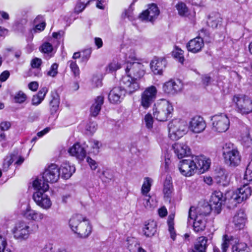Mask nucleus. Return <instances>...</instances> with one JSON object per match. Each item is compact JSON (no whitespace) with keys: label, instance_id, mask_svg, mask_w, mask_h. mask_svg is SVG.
<instances>
[{"label":"nucleus","instance_id":"obj_41","mask_svg":"<svg viewBox=\"0 0 252 252\" xmlns=\"http://www.w3.org/2000/svg\"><path fill=\"white\" fill-rule=\"evenodd\" d=\"M97 125L95 122H90L86 126V132L87 134L92 135L96 130Z\"/></svg>","mask_w":252,"mask_h":252},{"label":"nucleus","instance_id":"obj_44","mask_svg":"<svg viewBox=\"0 0 252 252\" xmlns=\"http://www.w3.org/2000/svg\"><path fill=\"white\" fill-rule=\"evenodd\" d=\"M68 63H69L71 70L74 75L75 76H78L80 74V70L76 62L70 60L68 61Z\"/></svg>","mask_w":252,"mask_h":252},{"label":"nucleus","instance_id":"obj_54","mask_svg":"<svg viewBox=\"0 0 252 252\" xmlns=\"http://www.w3.org/2000/svg\"><path fill=\"white\" fill-rule=\"evenodd\" d=\"M87 160L92 169H96L97 167V163L94 160L89 157H88Z\"/></svg>","mask_w":252,"mask_h":252},{"label":"nucleus","instance_id":"obj_56","mask_svg":"<svg viewBox=\"0 0 252 252\" xmlns=\"http://www.w3.org/2000/svg\"><path fill=\"white\" fill-rule=\"evenodd\" d=\"M9 72L8 71H4L0 75V80L1 82L5 81L9 76Z\"/></svg>","mask_w":252,"mask_h":252},{"label":"nucleus","instance_id":"obj_29","mask_svg":"<svg viewBox=\"0 0 252 252\" xmlns=\"http://www.w3.org/2000/svg\"><path fill=\"white\" fill-rule=\"evenodd\" d=\"M103 103L104 96L102 95L97 96L90 108L91 115L92 116L96 117L99 114Z\"/></svg>","mask_w":252,"mask_h":252},{"label":"nucleus","instance_id":"obj_14","mask_svg":"<svg viewBox=\"0 0 252 252\" xmlns=\"http://www.w3.org/2000/svg\"><path fill=\"white\" fill-rule=\"evenodd\" d=\"M225 198L223 196V193L220 191H215L212 193L210 200V204H207L204 205H208L210 207V212H214L219 214L221 211V206L224 202Z\"/></svg>","mask_w":252,"mask_h":252},{"label":"nucleus","instance_id":"obj_16","mask_svg":"<svg viewBox=\"0 0 252 252\" xmlns=\"http://www.w3.org/2000/svg\"><path fill=\"white\" fill-rule=\"evenodd\" d=\"M252 192L251 188L247 184H245L234 192L232 199L235 200L237 203H240L249 198Z\"/></svg>","mask_w":252,"mask_h":252},{"label":"nucleus","instance_id":"obj_34","mask_svg":"<svg viewBox=\"0 0 252 252\" xmlns=\"http://www.w3.org/2000/svg\"><path fill=\"white\" fill-rule=\"evenodd\" d=\"M222 18L219 13L215 14L214 16H210L208 23L213 28H216L219 25H220Z\"/></svg>","mask_w":252,"mask_h":252},{"label":"nucleus","instance_id":"obj_48","mask_svg":"<svg viewBox=\"0 0 252 252\" xmlns=\"http://www.w3.org/2000/svg\"><path fill=\"white\" fill-rule=\"evenodd\" d=\"M58 64L56 63H53L50 69V70L47 72V75L54 77L56 76L58 73Z\"/></svg>","mask_w":252,"mask_h":252},{"label":"nucleus","instance_id":"obj_3","mask_svg":"<svg viewBox=\"0 0 252 252\" xmlns=\"http://www.w3.org/2000/svg\"><path fill=\"white\" fill-rule=\"evenodd\" d=\"M33 187L36 191L33 194V199L36 205L45 210H48L52 206V202L49 196L45 193L49 189V185L41 183L38 179L33 182Z\"/></svg>","mask_w":252,"mask_h":252},{"label":"nucleus","instance_id":"obj_23","mask_svg":"<svg viewBox=\"0 0 252 252\" xmlns=\"http://www.w3.org/2000/svg\"><path fill=\"white\" fill-rule=\"evenodd\" d=\"M174 153L178 158H182L190 154V149L184 143H177L173 145Z\"/></svg>","mask_w":252,"mask_h":252},{"label":"nucleus","instance_id":"obj_64","mask_svg":"<svg viewBox=\"0 0 252 252\" xmlns=\"http://www.w3.org/2000/svg\"><path fill=\"white\" fill-rule=\"evenodd\" d=\"M42 252H53V248L52 245L50 244L45 245L42 250Z\"/></svg>","mask_w":252,"mask_h":252},{"label":"nucleus","instance_id":"obj_51","mask_svg":"<svg viewBox=\"0 0 252 252\" xmlns=\"http://www.w3.org/2000/svg\"><path fill=\"white\" fill-rule=\"evenodd\" d=\"M143 195L144 196V198L143 199L144 201L143 204L145 207L147 209L152 208L153 205L150 201L151 196L148 194Z\"/></svg>","mask_w":252,"mask_h":252},{"label":"nucleus","instance_id":"obj_7","mask_svg":"<svg viewBox=\"0 0 252 252\" xmlns=\"http://www.w3.org/2000/svg\"><path fill=\"white\" fill-rule=\"evenodd\" d=\"M232 102L235 110L242 115H248L252 113V99L244 94H234Z\"/></svg>","mask_w":252,"mask_h":252},{"label":"nucleus","instance_id":"obj_53","mask_svg":"<svg viewBox=\"0 0 252 252\" xmlns=\"http://www.w3.org/2000/svg\"><path fill=\"white\" fill-rule=\"evenodd\" d=\"M7 242L4 237L0 235V252H2L5 249Z\"/></svg>","mask_w":252,"mask_h":252},{"label":"nucleus","instance_id":"obj_24","mask_svg":"<svg viewBox=\"0 0 252 252\" xmlns=\"http://www.w3.org/2000/svg\"><path fill=\"white\" fill-rule=\"evenodd\" d=\"M24 216L27 219L35 221H40L46 218L45 215L38 211L32 210L28 206L24 213Z\"/></svg>","mask_w":252,"mask_h":252},{"label":"nucleus","instance_id":"obj_25","mask_svg":"<svg viewBox=\"0 0 252 252\" xmlns=\"http://www.w3.org/2000/svg\"><path fill=\"white\" fill-rule=\"evenodd\" d=\"M208 240L207 238L204 236L198 237L194 244L193 248L189 252H206Z\"/></svg>","mask_w":252,"mask_h":252},{"label":"nucleus","instance_id":"obj_4","mask_svg":"<svg viewBox=\"0 0 252 252\" xmlns=\"http://www.w3.org/2000/svg\"><path fill=\"white\" fill-rule=\"evenodd\" d=\"M193 207H191L189 211V219L194 220L193 228L194 232L199 233L205 230L206 225V217L210 213V208L208 205H203L197 208L196 216L194 218V215L191 212Z\"/></svg>","mask_w":252,"mask_h":252},{"label":"nucleus","instance_id":"obj_63","mask_svg":"<svg viewBox=\"0 0 252 252\" xmlns=\"http://www.w3.org/2000/svg\"><path fill=\"white\" fill-rule=\"evenodd\" d=\"M211 78L210 76L205 75L202 77V82L204 85L208 86L211 82Z\"/></svg>","mask_w":252,"mask_h":252},{"label":"nucleus","instance_id":"obj_15","mask_svg":"<svg viewBox=\"0 0 252 252\" xmlns=\"http://www.w3.org/2000/svg\"><path fill=\"white\" fill-rule=\"evenodd\" d=\"M126 92L129 94L126 88L122 85L113 88L108 94L109 102L114 104L120 103L124 99Z\"/></svg>","mask_w":252,"mask_h":252},{"label":"nucleus","instance_id":"obj_38","mask_svg":"<svg viewBox=\"0 0 252 252\" xmlns=\"http://www.w3.org/2000/svg\"><path fill=\"white\" fill-rule=\"evenodd\" d=\"M167 223L168 226V230L170 234V237L173 240H175L176 238V232L174 229V221H173V218L169 216L168 220H167Z\"/></svg>","mask_w":252,"mask_h":252},{"label":"nucleus","instance_id":"obj_40","mask_svg":"<svg viewBox=\"0 0 252 252\" xmlns=\"http://www.w3.org/2000/svg\"><path fill=\"white\" fill-rule=\"evenodd\" d=\"M90 147L92 150V152L96 154L99 152V149L101 146V143L95 139H91L89 141Z\"/></svg>","mask_w":252,"mask_h":252},{"label":"nucleus","instance_id":"obj_22","mask_svg":"<svg viewBox=\"0 0 252 252\" xmlns=\"http://www.w3.org/2000/svg\"><path fill=\"white\" fill-rule=\"evenodd\" d=\"M92 229V226L89 221L85 218L84 221L81 223L77 231L74 233L76 234L79 238H86L91 234Z\"/></svg>","mask_w":252,"mask_h":252},{"label":"nucleus","instance_id":"obj_55","mask_svg":"<svg viewBox=\"0 0 252 252\" xmlns=\"http://www.w3.org/2000/svg\"><path fill=\"white\" fill-rule=\"evenodd\" d=\"M28 87L29 89L32 91H36L38 87V83L37 82L33 81L29 84Z\"/></svg>","mask_w":252,"mask_h":252},{"label":"nucleus","instance_id":"obj_36","mask_svg":"<svg viewBox=\"0 0 252 252\" xmlns=\"http://www.w3.org/2000/svg\"><path fill=\"white\" fill-rule=\"evenodd\" d=\"M152 181V180L149 177H145L144 178L141 188V193L142 195L148 194L151 189Z\"/></svg>","mask_w":252,"mask_h":252},{"label":"nucleus","instance_id":"obj_57","mask_svg":"<svg viewBox=\"0 0 252 252\" xmlns=\"http://www.w3.org/2000/svg\"><path fill=\"white\" fill-rule=\"evenodd\" d=\"M10 123L8 122H3L0 124V128L2 130H7L10 127Z\"/></svg>","mask_w":252,"mask_h":252},{"label":"nucleus","instance_id":"obj_11","mask_svg":"<svg viewBox=\"0 0 252 252\" xmlns=\"http://www.w3.org/2000/svg\"><path fill=\"white\" fill-rule=\"evenodd\" d=\"M212 129L218 132H224L228 130L230 126L229 119L227 116L221 113L212 117Z\"/></svg>","mask_w":252,"mask_h":252},{"label":"nucleus","instance_id":"obj_50","mask_svg":"<svg viewBox=\"0 0 252 252\" xmlns=\"http://www.w3.org/2000/svg\"><path fill=\"white\" fill-rule=\"evenodd\" d=\"M42 63L41 59L35 58L33 59L31 62V65L32 68H39Z\"/></svg>","mask_w":252,"mask_h":252},{"label":"nucleus","instance_id":"obj_60","mask_svg":"<svg viewBox=\"0 0 252 252\" xmlns=\"http://www.w3.org/2000/svg\"><path fill=\"white\" fill-rule=\"evenodd\" d=\"M91 52L90 50H86L83 52L82 59L84 61H87L90 58Z\"/></svg>","mask_w":252,"mask_h":252},{"label":"nucleus","instance_id":"obj_30","mask_svg":"<svg viewBox=\"0 0 252 252\" xmlns=\"http://www.w3.org/2000/svg\"><path fill=\"white\" fill-rule=\"evenodd\" d=\"M60 169V172H62L61 176L64 179H69L75 171L74 166L68 163H63Z\"/></svg>","mask_w":252,"mask_h":252},{"label":"nucleus","instance_id":"obj_10","mask_svg":"<svg viewBox=\"0 0 252 252\" xmlns=\"http://www.w3.org/2000/svg\"><path fill=\"white\" fill-rule=\"evenodd\" d=\"M169 138L173 140H177L184 135L188 129L187 123L179 119L171 121L168 125Z\"/></svg>","mask_w":252,"mask_h":252},{"label":"nucleus","instance_id":"obj_52","mask_svg":"<svg viewBox=\"0 0 252 252\" xmlns=\"http://www.w3.org/2000/svg\"><path fill=\"white\" fill-rule=\"evenodd\" d=\"M126 59H130L132 61L136 59L135 51L133 50H130L128 53L126 54Z\"/></svg>","mask_w":252,"mask_h":252},{"label":"nucleus","instance_id":"obj_21","mask_svg":"<svg viewBox=\"0 0 252 252\" xmlns=\"http://www.w3.org/2000/svg\"><path fill=\"white\" fill-rule=\"evenodd\" d=\"M166 65V61L164 58H155L150 63V66L155 74H161Z\"/></svg>","mask_w":252,"mask_h":252},{"label":"nucleus","instance_id":"obj_2","mask_svg":"<svg viewBox=\"0 0 252 252\" xmlns=\"http://www.w3.org/2000/svg\"><path fill=\"white\" fill-rule=\"evenodd\" d=\"M210 165V160L204 156H191L180 161L179 169L183 175L189 177L193 175L197 169L204 172L209 169Z\"/></svg>","mask_w":252,"mask_h":252},{"label":"nucleus","instance_id":"obj_9","mask_svg":"<svg viewBox=\"0 0 252 252\" xmlns=\"http://www.w3.org/2000/svg\"><path fill=\"white\" fill-rule=\"evenodd\" d=\"M229 247H231V252H250L249 248L246 243L239 242L237 238L232 236L225 235L223 237L221 244L222 252H226Z\"/></svg>","mask_w":252,"mask_h":252},{"label":"nucleus","instance_id":"obj_12","mask_svg":"<svg viewBox=\"0 0 252 252\" xmlns=\"http://www.w3.org/2000/svg\"><path fill=\"white\" fill-rule=\"evenodd\" d=\"M60 169L58 166L55 164H51L46 168L42 173V179L41 183H56L60 177ZM40 180L39 179H38Z\"/></svg>","mask_w":252,"mask_h":252},{"label":"nucleus","instance_id":"obj_58","mask_svg":"<svg viewBox=\"0 0 252 252\" xmlns=\"http://www.w3.org/2000/svg\"><path fill=\"white\" fill-rule=\"evenodd\" d=\"M45 27V23L42 22L39 24H37L35 26V28L34 29V31L36 32H41L44 30Z\"/></svg>","mask_w":252,"mask_h":252},{"label":"nucleus","instance_id":"obj_47","mask_svg":"<svg viewBox=\"0 0 252 252\" xmlns=\"http://www.w3.org/2000/svg\"><path fill=\"white\" fill-rule=\"evenodd\" d=\"M144 121L146 126L148 128L151 129L153 127L154 120L153 117L151 114L148 113L145 116Z\"/></svg>","mask_w":252,"mask_h":252},{"label":"nucleus","instance_id":"obj_45","mask_svg":"<svg viewBox=\"0 0 252 252\" xmlns=\"http://www.w3.org/2000/svg\"><path fill=\"white\" fill-rule=\"evenodd\" d=\"M27 99V95L22 91L16 93L14 96V100L16 103H23Z\"/></svg>","mask_w":252,"mask_h":252},{"label":"nucleus","instance_id":"obj_62","mask_svg":"<svg viewBox=\"0 0 252 252\" xmlns=\"http://www.w3.org/2000/svg\"><path fill=\"white\" fill-rule=\"evenodd\" d=\"M50 129L49 127H46L43 130L37 132V136H38V137H42L45 134L47 133L50 131Z\"/></svg>","mask_w":252,"mask_h":252},{"label":"nucleus","instance_id":"obj_33","mask_svg":"<svg viewBox=\"0 0 252 252\" xmlns=\"http://www.w3.org/2000/svg\"><path fill=\"white\" fill-rule=\"evenodd\" d=\"M173 190V186L171 178L167 177L163 183V191L165 196L169 197Z\"/></svg>","mask_w":252,"mask_h":252},{"label":"nucleus","instance_id":"obj_1","mask_svg":"<svg viewBox=\"0 0 252 252\" xmlns=\"http://www.w3.org/2000/svg\"><path fill=\"white\" fill-rule=\"evenodd\" d=\"M125 72L126 75L122 76L120 84L131 94L139 89V80L145 74L143 65L137 62L129 63L127 61Z\"/></svg>","mask_w":252,"mask_h":252},{"label":"nucleus","instance_id":"obj_5","mask_svg":"<svg viewBox=\"0 0 252 252\" xmlns=\"http://www.w3.org/2000/svg\"><path fill=\"white\" fill-rule=\"evenodd\" d=\"M173 111L172 104L166 99H161L154 104L153 114L154 118L158 121L164 122L172 117Z\"/></svg>","mask_w":252,"mask_h":252},{"label":"nucleus","instance_id":"obj_43","mask_svg":"<svg viewBox=\"0 0 252 252\" xmlns=\"http://www.w3.org/2000/svg\"><path fill=\"white\" fill-rule=\"evenodd\" d=\"M15 156L14 155H11L9 157H7L4 159L3 163V171H6L8 170V167L11 164V163L15 160Z\"/></svg>","mask_w":252,"mask_h":252},{"label":"nucleus","instance_id":"obj_26","mask_svg":"<svg viewBox=\"0 0 252 252\" xmlns=\"http://www.w3.org/2000/svg\"><path fill=\"white\" fill-rule=\"evenodd\" d=\"M182 85L179 81L170 80L164 84L163 90L165 93L174 94L179 91Z\"/></svg>","mask_w":252,"mask_h":252},{"label":"nucleus","instance_id":"obj_28","mask_svg":"<svg viewBox=\"0 0 252 252\" xmlns=\"http://www.w3.org/2000/svg\"><path fill=\"white\" fill-rule=\"evenodd\" d=\"M85 218L80 214L73 215L69 220L68 225L71 230L74 233L77 231L79 225L84 221Z\"/></svg>","mask_w":252,"mask_h":252},{"label":"nucleus","instance_id":"obj_46","mask_svg":"<svg viewBox=\"0 0 252 252\" xmlns=\"http://www.w3.org/2000/svg\"><path fill=\"white\" fill-rule=\"evenodd\" d=\"M176 7L180 15L185 16L187 13L188 8L184 3L179 2L176 5Z\"/></svg>","mask_w":252,"mask_h":252},{"label":"nucleus","instance_id":"obj_39","mask_svg":"<svg viewBox=\"0 0 252 252\" xmlns=\"http://www.w3.org/2000/svg\"><path fill=\"white\" fill-rule=\"evenodd\" d=\"M173 56L177 59L179 62L183 63L185 59L184 57V51L180 48H176L172 52Z\"/></svg>","mask_w":252,"mask_h":252},{"label":"nucleus","instance_id":"obj_61","mask_svg":"<svg viewBox=\"0 0 252 252\" xmlns=\"http://www.w3.org/2000/svg\"><path fill=\"white\" fill-rule=\"evenodd\" d=\"M158 214L160 217H164L167 214V211L166 209L164 207H161L158 210Z\"/></svg>","mask_w":252,"mask_h":252},{"label":"nucleus","instance_id":"obj_8","mask_svg":"<svg viewBox=\"0 0 252 252\" xmlns=\"http://www.w3.org/2000/svg\"><path fill=\"white\" fill-rule=\"evenodd\" d=\"M223 157L225 163L230 166H237L241 161L239 151L231 143H226L223 147Z\"/></svg>","mask_w":252,"mask_h":252},{"label":"nucleus","instance_id":"obj_6","mask_svg":"<svg viewBox=\"0 0 252 252\" xmlns=\"http://www.w3.org/2000/svg\"><path fill=\"white\" fill-rule=\"evenodd\" d=\"M38 228L37 224L33 225L31 228L29 223L24 220L17 221L11 229V233L15 239L18 241H24L27 240L30 235L34 233Z\"/></svg>","mask_w":252,"mask_h":252},{"label":"nucleus","instance_id":"obj_20","mask_svg":"<svg viewBox=\"0 0 252 252\" xmlns=\"http://www.w3.org/2000/svg\"><path fill=\"white\" fill-rule=\"evenodd\" d=\"M204 46V39L200 37H196L189 41L187 48L189 52L197 53L201 51Z\"/></svg>","mask_w":252,"mask_h":252},{"label":"nucleus","instance_id":"obj_35","mask_svg":"<svg viewBox=\"0 0 252 252\" xmlns=\"http://www.w3.org/2000/svg\"><path fill=\"white\" fill-rule=\"evenodd\" d=\"M121 67V64L119 62L116 60H113L106 66L105 71L107 73L115 72Z\"/></svg>","mask_w":252,"mask_h":252},{"label":"nucleus","instance_id":"obj_17","mask_svg":"<svg viewBox=\"0 0 252 252\" xmlns=\"http://www.w3.org/2000/svg\"><path fill=\"white\" fill-rule=\"evenodd\" d=\"M159 14V10L155 4L149 5V8L140 15V18L142 20L148 21L153 22L158 17Z\"/></svg>","mask_w":252,"mask_h":252},{"label":"nucleus","instance_id":"obj_37","mask_svg":"<svg viewBox=\"0 0 252 252\" xmlns=\"http://www.w3.org/2000/svg\"><path fill=\"white\" fill-rule=\"evenodd\" d=\"M60 99L58 96H53L50 102V112L52 115L55 114L59 109Z\"/></svg>","mask_w":252,"mask_h":252},{"label":"nucleus","instance_id":"obj_32","mask_svg":"<svg viewBox=\"0 0 252 252\" xmlns=\"http://www.w3.org/2000/svg\"><path fill=\"white\" fill-rule=\"evenodd\" d=\"M156 231L157 223L156 221L151 220L145 222L143 232L146 237H151L154 236Z\"/></svg>","mask_w":252,"mask_h":252},{"label":"nucleus","instance_id":"obj_19","mask_svg":"<svg viewBox=\"0 0 252 252\" xmlns=\"http://www.w3.org/2000/svg\"><path fill=\"white\" fill-rule=\"evenodd\" d=\"M206 127V123L203 118L200 116L194 117L189 122V128L194 133H200L205 129Z\"/></svg>","mask_w":252,"mask_h":252},{"label":"nucleus","instance_id":"obj_42","mask_svg":"<svg viewBox=\"0 0 252 252\" xmlns=\"http://www.w3.org/2000/svg\"><path fill=\"white\" fill-rule=\"evenodd\" d=\"M244 179L249 182L252 181V159L247 166L244 175Z\"/></svg>","mask_w":252,"mask_h":252},{"label":"nucleus","instance_id":"obj_31","mask_svg":"<svg viewBox=\"0 0 252 252\" xmlns=\"http://www.w3.org/2000/svg\"><path fill=\"white\" fill-rule=\"evenodd\" d=\"M48 91L47 88L44 87L42 88L35 95H33L32 99V105L38 106L44 99L46 94Z\"/></svg>","mask_w":252,"mask_h":252},{"label":"nucleus","instance_id":"obj_59","mask_svg":"<svg viewBox=\"0 0 252 252\" xmlns=\"http://www.w3.org/2000/svg\"><path fill=\"white\" fill-rule=\"evenodd\" d=\"M209 35V33L208 32L204 29H202L199 32V35L197 37H201L202 39L205 38L206 37H208Z\"/></svg>","mask_w":252,"mask_h":252},{"label":"nucleus","instance_id":"obj_27","mask_svg":"<svg viewBox=\"0 0 252 252\" xmlns=\"http://www.w3.org/2000/svg\"><path fill=\"white\" fill-rule=\"evenodd\" d=\"M246 222V215L242 210H239L234 216L233 223L235 229L240 230L244 228Z\"/></svg>","mask_w":252,"mask_h":252},{"label":"nucleus","instance_id":"obj_18","mask_svg":"<svg viewBox=\"0 0 252 252\" xmlns=\"http://www.w3.org/2000/svg\"><path fill=\"white\" fill-rule=\"evenodd\" d=\"M86 146L84 143L83 145L79 143H75L68 149V153L72 156L75 157L80 160H82L86 156Z\"/></svg>","mask_w":252,"mask_h":252},{"label":"nucleus","instance_id":"obj_49","mask_svg":"<svg viewBox=\"0 0 252 252\" xmlns=\"http://www.w3.org/2000/svg\"><path fill=\"white\" fill-rule=\"evenodd\" d=\"M41 50L44 53H50L53 50L52 45L48 42H46L41 46Z\"/></svg>","mask_w":252,"mask_h":252},{"label":"nucleus","instance_id":"obj_13","mask_svg":"<svg viewBox=\"0 0 252 252\" xmlns=\"http://www.w3.org/2000/svg\"><path fill=\"white\" fill-rule=\"evenodd\" d=\"M157 90L156 87L151 86L147 88L141 94L140 104L144 109L149 108L156 100Z\"/></svg>","mask_w":252,"mask_h":252}]
</instances>
